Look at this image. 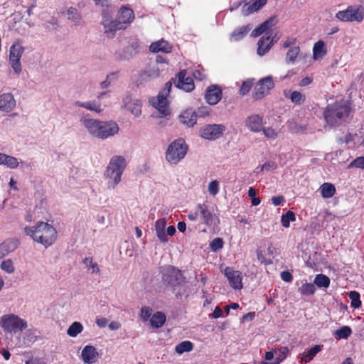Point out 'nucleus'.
Here are the masks:
<instances>
[{
    "label": "nucleus",
    "instance_id": "1",
    "mask_svg": "<svg viewBox=\"0 0 364 364\" xmlns=\"http://www.w3.org/2000/svg\"><path fill=\"white\" fill-rule=\"evenodd\" d=\"M102 7L100 12V25L103 33L109 39L114 38L117 31L126 30L134 21L135 14L128 6H122L117 12L107 0H93Z\"/></svg>",
    "mask_w": 364,
    "mask_h": 364
},
{
    "label": "nucleus",
    "instance_id": "2",
    "mask_svg": "<svg viewBox=\"0 0 364 364\" xmlns=\"http://www.w3.org/2000/svg\"><path fill=\"white\" fill-rule=\"evenodd\" d=\"M24 232L35 242L42 244L46 247L50 246L55 240L57 232L50 224L40 222L35 227H25Z\"/></svg>",
    "mask_w": 364,
    "mask_h": 364
},
{
    "label": "nucleus",
    "instance_id": "3",
    "mask_svg": "<svg viewBox=\"0 0 364 364\" xmlns=\"http://www.w3.org/2000/svg\"><path fill=\"white\" fill-rule=\"evenodd\" d=\"M351 108L347 101L341 100L328 105L323 111V117L328 126L340 124L349 116Z\"/></svg>",
    "mask_w": 364,
    "mask_h": 364
},
{
    "label": "nucleus",
    "instance_id": "4",
    "mask_svg": "<svg viewBox=\"0 0 364 364\" xmlns=\"http://www.w3.org/2000/svg\"><path fill=\"white\" fill-rule=\"evenodd\" d=\"M126 166L127 162L124 156H114L111 158L104 173L107 180V188L114 189L120 183Z\"/></svg>",
    "mask_w": 364,
    "mask_h": 364
},
{
    "label": "nucleus",
    "instance_id": "5",
    "mask_svg": "<svg viewBox=\"0 0 364 364\" xmlns=\"http://www.w3.org/2000/svg\"><path fill=\"white\" fill-rule=\"evenodd\" d=\"M188 151V146L185 141L181 139H177L172 141L166 149L165 152V159L171 164H178L182 161Z\"/></svg>",
    "mask_w": 364,
    "mask_h": 364
},
{
    "label": "nucleus",
    "instance_id": "6",
    "mask_svg": "<svg viewBox=\"0 0 364 364\" xmlns=\"http://www.w3.org/2000/svg\"><path fill=\"white\" fill-rule=\"evenodd\" d=\"M0 326L4 332L15 334L23 331L28 327L27 321L18 315L8 314L3 315L0 318Z\"/></svg>",
    "mask_w": 364,
    "mask_h": 364
},
{
    "label": "nucleus",
    "instance_id": "7",
    "mask_svg": "<svg viewBox=\"0 0 364 364\" xmlns=\"http://www.w3.org/2000/svg\"><path fill=\"white\" fill-rule=\"evenodd\" d=\"M335 18L341 22L361 23L364 19V6L360 4L348 6L346 9L338 11Z\"/></svg>",
    "mask_w": 364,
    "mask_h": 364
},
{
    "label": "nucleus",
    "instance_id": "8",
    "mask_svg": "<svg viewBox=\"0 0 364 364\" xmlns=\"http://www.w3.org/2000/svg\"><path fill=\"white\" fill-rule=\"evenodd\" d=\"M171 86V82H166L163 92H160L156 97H152L149 100L151 105L159 111L161 117H166L170 114L166 96L169 94Z\"/></svg>",
    "mask_w": 364,
    "mask_h": 364
},
{
    "label": "nucleus",
    "instance_id": "9",
    "mask_svg": "<svg viewBox=\"0 0 364 364\" xmlns=\"http://www.w3.org/2000/svg\"><path fill=\"white\" fill-rule=\"evenodd\" d=\"M24 52V48L18 43H14L9 49V61L14 73L19 75L22 71L21 58Z\"/></svg>",
    "mask_w": 364,
    "mask_h": 364
},
{
    "label": "nucleus",
    "instance_id": "10",
    "mask_svg": "<svg viewBox=\"0 0 364 364\" xmlns=\"http://www.w3.org/2000/svg\"><path fill=\"white\" fill-rule=\"evenodd\" d=\"M198 218L201 222L207 226L216 225L219 222V219L216 214L213 213V210L207 204H198L197 206Z\"/></svg>",
    "mask_w": 364,
    "mask_h": 364
},
{
    "label": "nucleus",
    "instance_id": "11",
    "mask_svg": "<svg viewBox=\"0 0 364 364\" xmlns=\"http://www.w3.org/2000/svg\"><path fill=\"white\" fill-rule=\"evenodd\" d=\"M225 131V127L223 124H208L203 127L200 132L202 138L210 141L219 139Z\"/></svg>",
    "mask_w": 364,
    "mask_h": 364
},
{
    "label": "nucleus",
    "instance_id": "12",
    "mask_svg": "<svg viewBox=\"0 0 364 364\" xmlns=\"http://www.w3.org/2000/svg\"><path fill=\"white\" fill-rule=\"evenodd\" d=\"M162 274L163 282L167 285L175 287L181 283V274L178 269L171 266L165 267L163 268Z\"/></svg>",
    "mask_w": 364,
    "mask_h": 364
},
{
    "label": "nucleus",
    "instance_id": "13",
    "mask_svg": "<svg viewBox=\"0 0 364 364\" xmlns=\"http://www.w3.org/2000/svg\"><path fill=\"white\" fill-rule=\"evenodd\" d=\"M119 129V126L115 122L101 120L97 139H106L113 136L118 133Z\"/></svg>",
    "mask_w": 364,
    "mask_h": 364
},
{
    "label": "nucleus",
    "instance_id": "14",
    "mask_svg": "<svg viewBox=\"0 0 364 364\" xmlns=\"http://www.w3.org/2000/svg\"><path fill=\"white\" fill-rule=\"evenodd\" d=\"M274 86L272 77H266L259 81L254 89V97L259 100L269 93V91Z\"/></svg>",
    "mask_w": 364,
    "mask_h": 364
},
{
    "label": "nucleus",
    "instance_id": "15",
    "mask_svg": "<svg viewBox=\"0 0 364 364\" xmlns=\"http://www.w3.org/2000/svg\"><path fill=\"white\" fill-rule=\"evenodd\" d=\"M174 83L177 88L186 92H191L195 88L193 80L191 77L187 76L186 70H181L176 77Z\"/></svg>",
    "mask_w": 364,
    "mask_h": 364
},
{
    "label": "nucleus",
    "instance_id": "16",
    "mask_svg": "<svg viewBox=\"0 0 364 364\" xmlns=\"http://www.w3.org/2000/svg\"><path fill=\"white\" fill-rule=\"evenodd\" d=\"M225 275L232 289L239 290L242 288V276L240 271L235 270L231 267H226L225 269Z\"/></svg>",
    "mask_w": 364,
    "mask_h": 364
},
{
    "label": "nucleus",
    "instance_id": "17",
    "mask_svg": "<svg viewBox=\"0 0 364 364\" xmlns=\"http://www.w3.org/2000/svg\"><path fill=\"white\" fill-rule=\"evenodd\" d=\"M80 122L91 136L97 138L101 120L84 116L80 117Z\"/></svg>",
    "mask_w": 364,
    "mask_h": 364
},
{
    "label": "nucleus",
    "instance_id": "18",
    "mask_svg": "<svg viewBox=\"0 0 364 364\" xmlns=\"http://www.w3.org/2000/svg\"><path fill=\"white\" fill-rule=\"evenodd\" d=\"M100 358V354L95 347L91 345L85 346L81 352V359L84 364L95 363Z\"/></svg>",
    "mask_w": 364,
    "mask_h": 364
},
{
    "label": "nucleus",
    "instance_id": "19",
    "mask_svg": "<svg viewBox=\"0 0 364 364\" xmlns=\"http://www.w3.org/2000/svg\"><path fill=\"white\" fill-rule=\"evenodd\" d=\"M222 98V90L216 85L210 86L205 92V99L210 105H216Z\"/></svg>",
    "mask_w": 364,
    "mask_h": 364
},
{
    "label": "nucleus",
    "instance_id": "20",
    "mask_svg": "<svg viewBox=\"0 0 364 364\" xmlns=\"http://www.w3.org/2000/svg\"><path fill=\"white\" fill-rule=\"evenodd\" d=\"M123 105L125 109L133 114L135 117H138L141 113V103L137 99H133L130 96H126L123 99Z\"/></svg>",
    "mask_w": 364,
    "mask_h": 364
},
{
    "label": "nucleus",
    "instance_id": "21",
    "mask_svg": "<svg viewBox=\"0 0 364 364\" xmlns=\"http://www.w3.org/2000/svg\"><path fill=\"white\" fill-rule=\"evenodd\" d=\"M245 126L252 132H259L263 127V119L259 114H252L247 117Z\"/></svg>",
    "mask_w": 364,
    "mask_h": 364
},
{
    "label": "nucleus",
    "instance_id": "22",
    "mask_svg": "<svg viewBox=\"0 0 364 364\" xmlns=\"http://www.w3.org/2000/svg\"><path fill=\"white\" fill-rule=\"evenodd\" d=\"M267 0H252L248 3H245L242 7L241 12L244 16H249L260 10L266 5Z\"/></svg>",
    "mask_w": 364,
    "mask_h": 364
},
{
    "label": "nucleus",
    "instance_id": "23",
    "mask_svg": "<svg viewBox=\"0 0 364 364\" xmlns=\"http://www.w3.org/2000/svg\"><path fill=\"white\" fill-rule=\"evenodd\" d=\"M16 106V102L11 93L0 95V110L4 112H11Z\"/></svg>",
    "mask_w": 364,
    "mask_h": 364
},
{
    "label": "nucleus",
    "instance_id": "24",
    "mask_svg": "<svg viewBox=\"0 0 364 364\" xmlns=\"http://www.w3.org/2000/svg\"><path fill=\"white\" fill-rule=\"evenodd\" d=\"M161 71V69L158 63L150 65L141 73V78L144 81L156 79L160 76Z\"/></svg>",
    "mask_w": 364,
    "mask_h": 364
},
{
    "label": "nucleus",
    "instance_id": "25",
    "mask_svg": "<svg viewBox=\"0 0 364 364\" xmlns=\"http://www.w3.org/2000/svg\"><path fill=\"white\" fill-rule=\"evenodd\" d=\"M172 48L171 44L164 39L154 41L149 46V50L155 53L159 52L169 53L172 51Z\"/></svg>",
    "mask_w": 364,
    "mask_h": 364
},
{
    "label": "nucleus",
    "instance_id": "26",
    "mask_svg": "<svg viewBox=\"0 0 364 364\" xmlns=\"http://www.w3.org/2000/svg\"><path fill=\"white\" fill-rule=\"evenodd\" d=\"M18 245L19 241L14 238L8 239L0 244V259L16 250Z\"/></svg>",
    "mask_w": 364,
    "mask_h": 364
},
{
    "label": "nucleus",
    "instance_id": "27",
    "mask_svg": "<svg viewBox=\"0 0 364 364\" xmlns=\"http://www.w3.org/2000/svg\"><path fill=\"white\" fill-rule=\"evenodd\" d=\"M166 220L165 218H160L155 223V230L156 236L159 240L163 242H167L168 237L166 233Z\"/></svg>",
    "mask_w": 364,
    "mask_h": 364
},
{
    "label": "nucleus",
    "instance_id": "28",
    "mask_svg": "<svg viewBox=\"0 0 364 364\" xmlns=\"http://www.w3.org/2000/svg\"><path fill=\"white\" fill-rule=\"evenodd\" d=\"M277 23L275 17H270L269 19L263 22L258 27L255 28L251 33L252 37H258L265 31L273 27Z\"/></svg>",
    "mask_w": 364,
    "mask_h": 364
},
{
    "label": "nucleus",
    "instance_id": "29",
    "mask_svg": "<svg viewBox=\"0 0 364 364\" xmlns=\"http://www.w3.org/2000/svg\"><path fill=\"white\" fill-rule=\"evenodd\" d=\"M180 121L183 124L191 127L196 124L197 115L193 109H186L181 114Z\"/></svg>",
    "mask_w": 364,
    "mask_h": 364
},
{
    "label": "nucleus",
    "instance_id": "30",
    "mask_svg": "<svg viewBox=\"0 0 364 364\" xmlns=\"http://www.w3.org/2000/svg\"><path fill=\"white\" fill-rule=\"evenodd\" d=\"M75 105L77 107H80L87 110L92 111L97 114H100L102 111L100 102L97 100L86 102L76 101L75 102Z\"/></svg>",
    "mask_w": 364,
    "mask_h": 364
},
{
    "label": "nucleus",
    "instance_id": "31",
    "mask_svg": "<svg viewBox=\"0 0 364 364\" xmlns=\"http://www.w3.org/2000/svg\"><path fill=\"white\" fill-rule=\"evenodd\" d=\"M270 36H263L258 41L257 54L260 56L265 55L271 48L272 41H270Z\"/></svg>",
    "mask_w": 364,
    "mask_h": 364
},
{
    "label": "nucleus",
    "instance_id": "32",
    "mask_svg": "<svg viewBox=\"0 0 364 364\" xmlns=\"http://www.w3.org/2000/svg\"><path fill=\"white\" fill-rule=\"evenodd\" d=\"M0 165H4L7 168L14 169L19 166L18 159L14 156L0 153Z\"/></svg>",
    "mask_w": 364,
    "mask_h": 364
},
{
    "label": "nucleus",
    "instance_id": "33",
    "mask_svg": "<svg viewBox=\"0 0 364 364\" xmlns=\"http://www.w3.org/2000/svg\"><path fill=\"white\" fill-rule=\"evenodd\" d=\"M327 53L326 45L324 41L319 40L313 47V58L314 60L322 58Z\"/></svg>",
    "mask_w": 364,
    "mask_h": 364
},
{
    "label": "nucleus",
    "instance_id": "34",
    "mask_svg": "<svg viewBox=\"0 0 364 364\" xmlns=\"http://www.w3.org/2000/svg\"><path fill=\"white\" fill-rule=\"evenodd\" d=\"M252 29V26L247 24L235 29L230 35V39L232 41H237L242 39Z\"/></svg>",
    "mask_w": 364,
    "mask_h": 364
},
{
    "label": "nucleus",
    "instance_id": "35",
    "mask_svg": "<svg viewBox=\"0 0 364 364\" xmlns=\"http://www.w3.org/2000/svg\"><path fill=\"white\" fill-rule=\"evenodd\" d=\"M284 95L289 98L295 105H301L305 101V96L298 91L284 90Z\"/></svg>",
    "mask_w": 364,
    "mask_h": 364
},
{
    "label": "nucleus",
    "instance_id": "36",
    "mask_svg": "<svg viewBox=\"0 0 364 364\" xmlns=\"http://www.w3.org/2000/svg\"><path fill=\"white\" fill-rule=\"evenodd\" d=\"M320 191L323 198H330L336 193V188L332 183H324L320 186Z\"/></svg>",
    "mask_w": 364,
    "mask_h": 364
},
{
    "label": "nucleus",
    "instance_id": "37",
    "mask_svg": "<svg viewBox=\"0 0 364 364\" xmlns=\"http://www.w3.org/2000/svg\"><path fill=\"white\" fill-rule=\"evenodd\" d=\"M166 321V316L161 312H156L150 318V323L153 327L160 328Z\"/></svg>",
    "mask_w": 364,
    "mask_h": 364
},
{
    "label": "nucleus",
    "instance_id": "38",
    "mask_svg": "<svg viewBox=\"0 0 364 364\" xmlns=\"http://www.w3.org/2000/svg\"><path fill=\"white\" fill-rule=\"evenodd\" d=\"M299 53L300 48L299 46L289 48L286 54L285 62L287 63H294Z\"/></svg>",
    "mask_w": 364,
    "mask_h": 364
},
{
    "label": "nucleus",
    "instance_id": "39",
    "mask_svg": "<svg viewBox=\"0 0 364 364\" xmlns=\"http://www.w3.org/2000/svg\"><path fill=\"white\" fill-rule=\"evenodd\" d=\"M193 349V344L189 341H182L175 347V351L181 355L183 353L191 352Z\"/></svg>",
    "mask_w": 364,
    "mask_h": 364
},
{
    "label": "nucleus",
    "instance_id": "40",
    "mask_svg": "<svg viewBox=\"0 0 364 364\" xmlns=\"http://www.w3.org/2000/svg\"><path fill=\"white\" fill-rule=\"evenodd\" d=\"M314 283L319 288H328L330 285V279L325 274H318L315 277Z\"/></svg>",
    "mask_w": 364,
    "mask_h": 364
},
{
    "label": "nucleus",
    "instance_id": "41",
    "mask_svg": "<svg viewBox=\"0 0 364 364\" xmlns=\"http://www.w3.org/2000/svg\"><path fill=\"white\" fill-rule=\"evenodd\" d=\"M322 347L323 346L321 345L314 346L306 353H304L303 354L302 359L306 363L310 362L313 359V358L321 350Z\"/></svg>",
    "mask_w": 364,
    "mask_h": 364
},
{
    "label": "nucleus",
    "instance_id": "42",
    "mask_svg": "<svg viewBox=\"0 0 364 364\" xmlns=\"http://www.w3.org/2000/svg\"><path fill=\"white\" fill-rule=\"evenodd\" d=\"M83 331V326L81 323L75 321L68 328L67 333L70 337L75 338Z\"/></svg>",
    "mask_w": 364,
    "mask_h": 364
},
{
    "label": "nucleus",
    "instance_id": "43",
    "mask_svg": "<svg viewBox=\"0 0 364 364\" xmlns=\"http://www.w3.org/2000/svg\"><path fill=\"white\" fill-rule=\"evenodd\" d=\"M352 333L351 328L348 326H343L333 333V335L337 339H346Z\"/></svg>",
    "mask_w": 364,
    "mask_h": 364
},
{
    "label": "nucleus",
    "instance_id": "44",
    "mask_svg": "<svg viewBox=\"0 0 364 364\" xmlns=\"http://www.w3.org/2000/svg\"><path fill=\"white\" fill-rule=\"evenodd\" d=\"M83 264L90 273L97 274L100 272L98 264L94 262L92 257H85L83 260Z\"/></svg>",
    "mask_w": 364,
    "mask_h": 364
},
{
    "label": "nucleus",
    "instance_id": "45",
    "mask_svg": "<svg viewBox=\"0 0 364 364\" xmlns=\"http://www.w3.org/2000/svg\"><path fill=\"white\" fill-rule=\"evenodd\" d=\"M316 291L314 284L305 282L299 288V292L301 295L309 296L312 295Z\"/></svg>",
    "mask_w": 364,
    "mask_h": 364
},
{
    "label": "nucleus",
    "instance_id": "46",
    "mask_svg": "<svg viewBox=\"0 0 364 364\" xmlns=\"http://www.w3.org/2000/svg\"><path fill=\"white\" fill-rule=\"evenodd\" d=\"M289 348L287 346H282L274 350V353L276 354V358L274 360L278 362L279 364L283 360H284L287 355L289 354Z\"/></svg>",
    "mask_w": 364,
    "mask_h": 364
},
{
    "label": "nucleus",
    "instance_id": "47",
    "mask_svg": "<svg viewBox=\"0 0 364 364\" xmlns=\"http://www.w3.org/2000/svg\"><path fill=\"white\" fill-rule=\"evenodd\" d=\"M68 18L73 21L75 23H79L81 21L80 14L75 8L70 7L67 10Z\"/></svg>",
    "mask_w": 364,
    "mask_h": 364
},
{
    "label": "nucleus",
    "instance_id": "48",
    "mask_svg": "<svg viewBox=\"0 0 364 364\" xmlns=\"http://www.w3.org/2000/svg\"><path fill=\"white\" fill-rule=\"evenodd\" d=\"M295 220L296 218L294 213L292 211L289 210L282 216L281 222L284 228H289L290 222L294 221Z\"/></svg>",
    "mask_w": 364,
    "mask_h": 364
},
{
    "label": "nucleus",
    "instance_id": "49",
    "mask_svg": "<svg viewBox=\"0 0 364 364\" xmlns=\"http://www.w3.org/2000/svg\"><path fill=\"white\" fill-rule=\"evenodd\" d=\"M349 298L350 299V306L355 309H358L361 306L360 300V294L355 291H351L349 293Z\"/></svg>",
    "mask_w": 364,
    "mask_h": 364
},
{
    "label": "nucleus",
    "instance_id": "50",
    "mask_svg": "<svg viewBox=\"0 0 364 364\" xmlns=\"http://www.w3.org/2000/svg\"><path fill=\"white\" fill-rule=\"evenodd\" d=\"M1 268L8 274H12L15 271L13 261L10 259L3 260L1 264Z\"/></svg>",
    "mask_w": 364,
    "mask_h": 364
},
{
    "label": "nucleus",
    "instance_id": "51",
    "mask_svg": "<svg viewBox=\"0 0 364 364\" xmlns=\"http://www.w3.org/2000/svg\"><path fill=\"white\" fill-rule=\"evenodd\" d=\"M219 182L217 180L211 181L208 186V191L211 195L215 196L219 192Z\"/></svg>",
    "mask_w": 364,
    "mask_h": 364
},
{
    "label": "nucleus",
    "instance_id": "52",
    "mask_svg": "<svg viewBox=\"0 0 364 364\" xmlns=\"http://www.w3.org/2000/svg\"><path fill=\"white\" fill-rule=\"evenodd\" d=\"M262 131L263 132L264 136L271 140L276 139L278 136L276 130L272 129V127H262Z\"/></svg>",
    "mask_w": 364,
    "mask_h": 364
},
{
    "label": "nucleus",
    "instance_id": "53",
    "mask_svg": "<svg viewBox=\"0 0 364 364\" xmlns=\"http://www.w3.org/2000/svg\"><path fill=\"white\" fill-rule=\"evenodd\" d=\"M223 247V240L222 238L220 237H216L213 239L210 243V247L214 252H217L218 250L222 249Z\"/></svg>",
    "mask_w": 364,
    "mask_h": 364
},
{
    "label": "nucleus",
    "instance_id": "54",
    "mask_svg": "<svg viewBox=\"0 0 364 364\" xmlns=\"http://www.w3.org/2000/svg\"><path fill=\"white\" fill-rule=\"evenodd\" d=\"M348 168H358L364 169V156H359L353 160L349 164Z\"/></svg>",
    "mask_w": 364,
    "mask_h": 364
},
{
    "label": "nucleus",
    "instance_id": "55",
    "mask_svg": "<svg viewBox=\"0 0 364 364\" xmlns=\"http://www.w3.org/2000/svg\"><path fill=\"white\" fill-rule=\"evenodd\" d=\"M252 85V83L251 81H245L243 82L240 88V93L242 95H246L250 90Z\"/></svg>",
    "mask_w": 364,
    "mask_h": 364
},
{
    "label": "nucleus",
    "instance_id": "56",
    "mask_svg": "<svg viewBox=\"0 0 364 364\" xmlns=\"http://www.w3.org/2000/svg\"><path fill=\"white\" fill-rule=\"evenodd\" d=\"M152 310L149 307H143L141 309V317L144 321H147L151 317Z\"/></svg>",
    "mask_w": 364,
    "mask_h": 364
},
{
    "label": "nucleus",
    "instance_id": "57",
    "mask_svg": "<svg viewBox=\"0 0 364 364\" xmlns=\"http://www.w3.org/2000/svg\"><path fill=\"white\" fill-rule=\"evenodd\" d=\"M277 164L275 162L269 161L266 163H264L263 165H262V169H264V171H270V170H274L277 168Z\"/></svg>",
    "mask_w": 364,
    "mask_h": 364
},
{
    "label": "nucleus",
    "instance_id": "58",
    "mask_svg": "<svg viewBox=\"0 0 364 364\" xmlns=\"http://www.w3.org/2000/svg\"><path fill=\"white\" fill-rule=\"evenodd\" d=\"M296 38L293 37H288L284 42H283V47L284 48H289V47H293V46L296 43Z\"/></svg>",
    "mask_w": 364,
    "mask_h": 364
},
{
    "label": "nucleus",
    "instance_id": "59",
    "mask_svg": "<svg viewBox=\"0 0 364 364\" xmlns=\"http://www.w3.org/2000/svg\"><path fill=\"white\" fill-rule=\"evenodd\" d=\"M281 278L287 282H290L292 280L291 274L287 271H284L281 273Z\"/></svg>",
    "mask_w": 364,
    "mask_h": 364
},
{
    "label": "nucleus",
    "instance_id": "60",
    "mask_svg": "<svg viewBox=\"0 0 364 364\" xmlns=\"http://www.w3.org/2000/svg\"><path fill=\"white\" fill-rule=\"evenodd\" d=\"M284 199L283 196H274L272 198V202L275 205H279L284 202Z\"/></svg>",
    "mask_w": 364,
    "mask_h": 364
},
{
    "label": "nucleus",
    "instance_id": "61",
    "mask_svg": "<svg viewBox=\"0 0 364 364\" xmlns=\"http://www.w3.org/2000/svg\"><path fill=\"white\" fill-rule=\"evenodd\" d=\"M222 309L219 307V306H216L215 309H214L213 312L211 314V317L213 318H218L220 317H221L222 316Z\"/></svg>",
    "mask_w": 364,
    "mask_h": 364
},
{
    "label": "nucleus",
    "instance_id": "62",
    "mask_svg": "<svg viewBox=\"0 0 364 364\" xmlns=\"http://www.w3.org/2000/svg\"><path fill=\"white\" fill-rule=\"evenodd\" d=\"M108 321L105 318H98L96 320V323L100 328H104L107 325Z\"/></svg>",
    "mask_w": 364,
    "mask_h": 364
},
{
    "label": "nucleus",
    "instance_id": "63",
    "mask_svg": "<svg viewBox=\"0 0 364 364\" xmlns=\"http://www.w3.org/2000/svg\"><path fill=\"white\" fill-rule=\"evenodd\" d=\"M26 364H46V363L40 358H32L30 360H28L26 362Z\"/></svg>",
    "mask_w": 364,
    "mask_h": 364
},
{
    "label": "nucleus",
    "instance_id": "64",
    "mask_svg": "<svg viewBox=\"0 0 364 364\" xmlns=\"http://www.w3.org/2000/svg\"><path fill=\"white\" fill-rule=\"evenodd\" d=\"M312 82V79L309 77L303 78L299 83V86L305 87L310 85Z\"/></svg>",
    "mask_w": 364,
    "mask_h": 364
}]
</instances>
